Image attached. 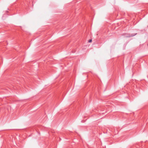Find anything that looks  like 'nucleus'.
Segmentation results:
<instances>
[{
  "mask_svg": "<svg viewBox=\"0 0 148 148\" xmlns=\"http://www.w3.org/2000/svg\"><path fill=\"white\" fill-rule=\"evenodd\" d=\"M92 39H90V40H89L88 42H92Z\"/></svg>",
  "mask_w": 148,
  "mask_h": 148,
  "instance_id": "nucleus-2",
  "label": "nucleus"
},
{
  "mask_svg": "<svg viewBox=\"0 0 148 148\" xmlns=\"http://www.w3.org/2000/svg\"><path fill=\"white\" fill-rule=\"evenodd\" d=\"M147 27H148V25H147Z\"/></svg>",
  "mask_w": 148,
  "mask_h": 148,
  "instance_id": "nucleus-3",
  "label": "nucleus"
},
{
  "mask_svg": "<svg viewBox=\"0 0 148 148\" xmlns=\"http://www.w3.org/2000/svg\"><path fill=\"white\" fill-rule=\"evenodd\" d=\"M136 34H125V35H126L125 37H130L135 36Z\"/></svg>",
  "mask_w": 148,
  "mask_h": 148,
  "instance_id": "nucleus-1",
  "label": "nucleus"
}]
</instances>
